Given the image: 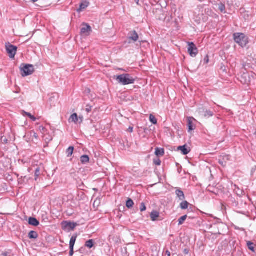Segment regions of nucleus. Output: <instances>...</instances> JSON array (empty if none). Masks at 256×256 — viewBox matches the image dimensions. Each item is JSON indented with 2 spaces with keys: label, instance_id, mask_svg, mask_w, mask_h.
I'll return each instance as SVG.
<instances>
[{
  "label": "nucleus",
  "instance_id": "30",
  "mask_svg": "<svg viewBox=\"0 0 256 256\" xmlns=\"http://www.w3.org/2000/svg\"><path fill=\"white\" fill-rule=\"evenodd\" d=\"M247 246L248 248L252 252H254V244L250 241L247 242Z\"/></svg>",
  "mask_w": 256,
  "mask_h": 256
},
{
  "label": "nucleus",
  "instance_id": "28",
  "mask_svg": "<svg viewBox=\"0 0 256 256\" xmlns=\"http://www.w3.org/2000/svg\"><path fill=\"white\" fill-rule=\"evenodd\" d=\"M40 175V168H37L35 170L34 176L35 180H36L39 176Z\"/></svg>",
  "mask_w": 256,
  "mask_h": 256
},
{
  "label": "nucleus",
  "instance_id": "5",
  "mask_svg": "<svg viewBox=\"0 0 256 256\" xmlns=\"http://www.w3.org/2000/svg\"><path fill=\"white\" fill-rule=\"evenodd\" d=\"M188 52L192 57H195L198 54V50L192 42H188Z\"/></svg>",
  "mask_w": 256,
  "mask_h": 256
},
{
  "label": "nucleus",
  "instance_id": "36",
  "mask_svg": "<svg viewBox=\"0 0 256 256\" xmlns=\"http://www.w3.org/2000/svg\"><path fill=\"white\" fill-rule=\"evenodd\" d=\"M70 256H72L74 254V248H70Z\"/></svg>",
  "mask_w": 256,
  "mask_h": 256
},
{
  "label": "nucleus",
  "instance_id": "21",
  "mask_svg": "<svg viewBox=\"0 0 256 256\" xmlns=\"http://www.w3.org/2000/svg\"><path fill=\"white\" fill-rule=\"evenodd\" d=\"M77 238V235L74 234L70 238V248H74V246Z\"/></svg>",
  "mask_w": 256,
  "mask_h": 256
},
{
  "label": "nucleus",
  "instance_id": "44",
  "mask_svg": "<svg viewBox=\"0 0 256 256\" xmlns=\"http://www.w3.org/2000/svg\"><path fill=\"white\" fill-rule=\"evenodd\" d=\"M32 2H36L38 0H30Z\"/></svg>",
  "mask_w": 256,
  "mask_h": 256
},
{
  "label": "nucleus",
  "instance_id": "23",
  "mask_svg": "<svg viewBox=\"0 0 256 256\" xmlns=\"http://www.w3.org/2000/svg\"><path fill=\"white\" fill-rule=\"evenodd\" d=\"M74 147L72 146H70L66 150L67 157H70L74 153Z\"/></svg>",
  "mask_w": 256,
  "mask_h": 256
},
{
  "label": "nucleus",
  "instance_id": "41",
  "mask_svg": "<svg viewBox=\"0 0 256 256\" xmlns=\"http://www.w3.org/2000/svg\"><path fill=\"white\" fill-rule=\"evenodd\" d=\"M128 130L130 132H133V127L130 126L128 128Z\"/></svg>",
  "mask_w": 256,
  "mask_h": 256
},
{
  "label": "nucleus",
  "instance_id": "34",
  "mask_svg": "<svg viewBox=\"0 0 256 256\" xmlns=\"http://www.w3.org/2000/svg\"><path fill=\"white\" fill-rule=\"evenodd\" d=\"M140 210L141 212H143L146 210V206L144 202H142L140 204Z\"/></svg>",
  "mask_w": 256,
  "mask_h": 256
},
{
  "label": "nucleus",
  "instance_id": "49",
  "mask_svg": "<svg viewBox=\"0 0 256 256\" xmlns=\"http://www.w3.org/2000/svg\"><path fill=\"white\" fill-rule=\"evenodd\" d=\"M87 92H90V90L89 88H88V90H87Z\"/></svg>",
  "mask_w": 256,
  "mask_h": 256
},
{
  "label": "nucleus",
  "instance_id": "43",
  "mask_svg": "<svg viewBox=\"0 0 256 256\" xmlns=\"http://www.w3.org/2000/svg\"><path fill=\"white\" fill-rule=\"evenodd\" d=\"M135 2L137 4H139V1L140 0H134Z\"/></svg>",
  "mask_w": 256,
  "mask_h": 256
},
{
  "label": "nucleus",
  "instance_id": "8",
  "mask_svg": "<svg viewBox=\"0 0 256 256\" xmlns=\"http://www.w3.org/2000/svg\"><path fill=\"white\" fill-rule=\"evenodd\" d=\"M138 35L134 30L130 31L128 33V40H132L134 42H136L138 40Z\"/></svg>",
  "mask_w": 256,
  "mask_h": 256
},
{
  "label": "nucleus",
  "instance_id": "17",
  "mask_svg": "<svg viewBox=\"0 0 256 256\" xmlns=\"http://www.w3.org/2000/svg\"><path fill=\"white\" fill-rule=\"evenodd\" d=\"M164 154V150L162 148H156L155 150V154L156 156H163Z\"/></svg>",
  "mask_w": 256,
  "mask_h": 256
},
{
  "label": "nucleus",
  "instance_id": "11",
  "mask_svg": "<svg viewBox=\"0 0 256 256\" xmlns=\"http://www.w3.org/2000/svg\"><path fill=\"white\" fill-rule=\"evenodd\" d=\"M178 150H180L184 155L188 154L190 151V148L186 144L178 146Z\"/></svg>",
  "mask_w": 256,
  "mask_h": 256
},
{
  "label": "nucleus",
  "instance_id": "26",
  "mask_svg": "<svg viewBox=\"0 0 256 256\" xmlns=\"http://www.w3.org/2000/svg\"><path fill=\"white\" fill-rule=\"evenodd\" d=\"M134 204L133 200L130 199L128 198L126 202V206L128 208H130L133 206Z\"/></svg>",
  "mask_w": 256,
  "mask_h": 256
},
{
  "label": "nucleus",
  "instance_id": "19",
  "mask_svg": "<svg viewBox=\"0 0 256 256\" xmlns=\"http://www.w3.org/2000/svg\"><path fill=\"white\" fill-rule=\"evenodd\" d=\"M68 121L69 122H74L75 124H76L78 122V115L76 113H74L73 114H72L69 120H68Z\"/></svg>",
  "mask_w": 256,
  "mask_h": 256
},
{
  "label": "nucleus",
  "instance_id": "32",
  "mask_svg": "<svg viewBox=\"0 0 256 256\" xmlns=\"http://www.w3.org/2000/svg\"><path fill=\"white\" fill-rule=\"evenodd\" d=\"M52 140V138L51 136H48V137L44 136V140L45 142L48 144Z\"/></svg>",
  "mask_w": 256,
  "mask_h": 256
},
{
  "label": "nucleus",
  "instance_id": "16",
  "mask_svg": "<svg viewBox=\"0 0 256 256\" xmlns=\"http://www.w3.org/2000/svg\"><path fill=\"white\" fill-rule=\"evenodd\" d=\"M160 216L159 212L153 210L150 214V218L152 221H155L156 220V218H158Z\"/></svg>",
  "mask_w": 256,
  "mask_h": 256
},
{
  "label": "nucleus",
  "instance_id": "48",
  "mask_svg": "<svg viewBox=\"0 0 256 256\" xmlns=\"http://www.w3.org/2000/svg\"><path fill=\"white\" fill-rule=\"evenodd\" d=\"M46 130V128L44 127H42V130L44 132V130Z\"/></svg>",
  "mask_w": 256,
  "mask_h": 256
},
{
  "label": "nucleus",
  "instance_id": "12",
  "mask_svg": "<svg viewBox=\"0 0 256 256\" xmlns=\"http://www.w3.org/2000/svg\"><path fill=\"white\" fill-rule=\"evenodd\" d=\"M176 194L180 200H185V196L184 192L178 188H176Z\"/></svg>",
  "mask_w": 256,
  "mask_h": 256
},
{
  "label": "nucleus",
  "instance_id": "35",
  "mask_svg": "<svg viewBox=\"0 0 256 256\" xmlns=\"http://www.w3.org/2000/svg\"><path fill=\"white\" fill-rule=\"evenodd\" d=\"M154 163L157 166H160L161 164V160L160 159L154 160Z\"/></svg>",
  "mask_w": 256,
  "mask_h": 256
},
{
  "label": "nucleus",
  "instance_id": "18",
  "mask_svg": "<svg viewBox=\"0 0 256 256\" xmlns=\"http://www.w3.org/2000/svg\"><path fill=\"white\" fill-rule=\"evenodd\" d=\"M80 160L82 164H86L90 161L89 156L88 155H82L80 158Z\"/></svg>",
  "mask_w": 256,
  "mask_h": 256
},
{
  "label": "nucleus",
  "instance_id": "4",
  "mask_svg": "<svg viewBox=\"0 0 256 256\" xmlns=\"http://www.w3.org/2000/svg\"><path fill=\"white\" fill-rule=\"evenodd\" d=\"M6 47L10 58H14L16 53L17 46L8 44H6Z\"/></svg>",
  "mask_w": 256,
  "mask_h": 256
},
{
  "label": "nucleus",
  "instance_id": "51",
  "mask_svg": "<svg viewBox=\"0 0 256 256\" xmlns=\"http://www.w3.org/2000/svg\"><path fill=\"white\" fill-rule=\"evenodd\" d=\"M231 2H232V0H231Z\"/></svg>",
  "mask_w": 256,
  "mask_h": 256
},
{
  "label": "nucleus",
  "instance_id": "29",
  "mask_svg": "<svg viewBox=\"0 0 256 256\" xmlns=\"http://www.w3.org/2000/svg\"><path fill=\"white\" fill-rule=\"evenodd\" d=\"M150 122L154 124H157V120L156 119L155 116L152 114H150Z\"/></svg>",
  "mask_w": 256,
  "mask_h": 256
},
{
  "label": "nucleus",
  "instance_id": "45",
  "mask_svg": "<svg viewBox=\"0 0 256 256\" xmlns=\"http://www.w3.org/2000/svg\"><path fill=\"white\" fill-rule=\"evenodd\" d=\"M220 163L222 166H224L223 162H221L220 160Z\"/></svg>",
  "mask_w": 256,
  "mask_h": 256
},
{
  "label": "nucleus",
  "instance_id": "15",
  "mask_svg": "<svg viewBox=\"0 0 256 256\" xmlns=\"http://www.w3.org/2000/svg\"><path fill=\"white\" fill-rule=\"evenodd\" d=\"M89 2L85 1L82 2L80 5V8L78 9L77 11L78 12L82 11L84 9H86L89 6Z\"/></svg>",
  "mask_w": 256,
  "mask_h": 256
},
{
  "label": "nucleus",
  "instance_id": "22",
  "mask_svg": "<svg viewBox=\"0 0 256 256\" xmlns=\"http://www.w3.org/2000/svg\"><path fill=\"white\" fill-rule=\"evenodd\" d=\"M182 202L180 204V207L182 210H186L188 208L189 203L186 200H182Z\"/></svg>",
  "mask_w": 256,
  "mask_h": 256
},
{
  "label": "nucleus",
  "instance_id": "7",
  "mask_svg": "<svg viewBox=\"0 0 256 256\" xmlns=\"http://www.w3.org/2000/svg\"><path fill=\"white\" fill-rule=\"evenodd\" d=\"M194 121H196V120L193 118L190 117L188 118V132L194 130L196 128V126L194 124Z\"/></svg>",
  "mask_w": 256,
  "mask_h": 256
},
{
  "label": "nucleus",
  "instance_id": "14",
  "mask_svg": "<svg viewBox=\"0 0 256 256\" xmlns=\"http://www.w3.org/2000/svg\"><path fill=\"white\" fill-rule=\"evenodd\" d=\"M28 224L31 226H36L40 224V222L36 218L30 217L28 218Z\"/></svg>",
  "mask_w": 256,
  "mask_h": 256
},
{
  "label": "nucleus",
  "instance_id": "50",
  "mask_svg": "<svg viewBox=\"0 0 256 256\" xmlns=\"http://www.w3.org/2000/svg\"><path fill=\"white\" fill-rule=\"evenodd\" d=\"M172 256H178L176 254H173Z\"/></svg>",
  "mask_w": 256,
  "mask_h": 256
},
{
  "label": "nucleus",
  "instance_id": "9",
  "mask_svg": "<svg viewBox=\"0 0 256 256\" xmlns=\"http://www.w3.org/2000/svg\"><path fill=\"white\" fill-rule=\"evenodd\" d=\"M200 112L204 118H208L214 116V112L209 110L202 108L200 110Z\"/></svg>",
  "mask_w": 256,
  "mask_h": 256
},
{
  "label": "nucleus",
  "instance_id": "1",
  "mask_svg": "<svg viewBox=\"0 0 256 256\" xmlns=\"http://www.w3.org/2000/svg\"><path fill=\"white\" fill-rule=\"evenodd\" d=\"M116 79L120 84L124 86L134 84L136 80L134 78L128 74L117 76Z\"/></svg>",
  "mask_w": 256,
  "mask_h": 256
},
{
  "label": "nucleus",
  "instance_id": "6",
  "mask_svg": "<svg viewBox=\"0 0 256 256\" xmlns=\"http://www.w3.org/2000/svg\"><path fill=\"white\" fill-rule=\"evenodd\" d=\"M62 225L64 230L70 231L74 230L78 224L76 222L65 221L62 223Z\"/></svg>",
  "mask_w": 256,
  "mask_h": 256
},
{
  "label": "nucleus",
  "instance_id": "42",
  "mask_svg": "<svg viewBox=\"0 0 256 256\" xmlns=\"http://www.w3.org/2000/svg\"><path fill=\"white\" fill-rule=\"evenodd\" d=\"M166 254L168 255V256H170V252L168 250H166Z\"/></svg>",
  "mask_w": 256,
  "mask_h": 256
},
{
  "label": "nucleus",
  "instance_id": "38",
  "mask_svg": "<svg viewBox=\"0 0 256 256\" xmlns=\"http://www.w3.org/2000/svg\"><path fill=\"white\" fill-rule=\"evenodd\" d=\"M92 110V106H86V111L88 112H90V111Z\"/></svg>",
  "mask_w": 256,
  "mask_h": 256
},
{
  "label": "nucleus",
  "instance_id": "46",
  "mask_svg": "<svg viewBox=\"0 0 256 256\" xmlns=\"http://www.w3.org/2000/svg\"><path fill=\"white\" fill-rule=\"evenodd\" d=\"M96 202V200H95L94 203V206L95 204H97V203Z\"/></svg>",
  "mask_w": 256,
  "mask_h": 256
},
{
  "label": "nucleus",
  "instance_id": "27",
  "mask_svg": "<svg viewBox=\"0 0 256 256\" xmlns=\"http://www.w3.org/2000/svg\"><path fill=\"white\" fill-rule=\"evenodd\" d=\"M186 218H187V215H184V216H182V217H180L178 220V224L179 226L182 225L184 224V222L186 219Z\"/></svg>",
  "mask_w": 256,
  "mask_h": 256
},
{
  "label": "nucleus",
  "instance_id": "13",
  "mask_svg": "<svg viewBox=\"0 0 256 256\" xmlns=\"http://www.w3.org/2000/svg\"><path fill=\"white\" fill-rule=\"evenodd\" d=\"M91 27L88 24H84V26L80 30V32L82 34H88L89 32L91 31Z\"/></svg>",
  "mask_w": 256,
  "mask_h": 256
},
{
  "label": "nucleus",
  "instance_id": "33",
  "mask_svg": "<svg viewBox=\"0 0 256 256\" xmlns=\"http://www.w3.org/2000/svg\"><path fill=\"white\" fill-rule=\"evenodd\" d=\"M1 142L3 144H6L8 142V140L6 136H1Z\"/></svg>",
  "mask_w": 256,
  "mask_h": 256
},
{
  "label": "nucleus",
  "instance_id": "47",
  "mask_svg": "<svg viewBox=\"0 0 256 256\" xmlns=\"http://www.w3.org/2000/svg\"><path fill=\"white\" fill-rule=\"evenodd\" d=\"M96 202V200H95L94 203V206L95 204H97V203Z\"/></svg>",
  "mask_w": 256,
  "mask_h": 256
},
{
  "label": "nucleus",
  "instance_id": "40",
  "mask_svg": "<svg viewBox=\"0 0 256 256\" xmlns=\"http://www.w3.org/2000/svg\"><path fill=\"white\" fill-rule=\"evenodd\" d=\"M183 252L185 254H188L189 253V250L188 248H184L183 250Z\"/></svg>",
  "mask_w": 256,
  "mask_h": 256
},
{
  "label": "nucleus",
  "instance_id": "20",
  "mask_svg": "<svg viewBox=\"0 0 256 256\" xmlns=\"http://www.w3.org/2000/svg\"><path fill=\"white\" fill-rule=\"evenodd\" d=\"M38 234L36 232L31 230L28 234V237L30 239H36L38 238Z\"/></svg>",
  "mask_w": 256,
  "mask_h": 256
},
{
  "label": "nucleus",
  "instance_id": "2",
  "mask_svg": "<svg viewBox=\"0 0 256 256\" xmlns=\"http://www.w3.org/2000/svg\"><path fill=\"white\" fill-rule=\"evenodd\" d=\"M234 42L239 46L244 48L248 44V38L242 33H235L234 34Z\"/></svg>",
  "mask_w": 256,
  "mask_h": 256
},
{
  "label": "nucleus",
  "instance_id": "31",
  "mask_svg": "<svg viewBox=\"0 0 256 256\" xmlns=\"http://www.w3.org/2000/svg\"><path fill=\"white\" fill-rule=\"evenodd\" d=\"M24 114L26 116H28L32 120L33 122L36 121V118L34 117V116L32 115L31 114L27 112H24Z\"/></svg>",
  "mask_w": 256,
  "mask_h": 256
},
{
  "label": "nucleus",
  "instance_id": "10",
  "mask_svg": "<svg viewBox=\"0 0 256 256\" xmlns=\"http://www.w3.org/2000/svg\"><path fill=\"white\" fill-rule=\"evenodd\" d=\"M240 81L244 84H248L250 82L248 74L244 73L240 76Z\"/></svg>",
  "mask_w": 256,
  "mask_h": 256
},
{
  "label": "nucleus",
  "instance_id": "39",
  "mask_svg": "<svg viewBox=\"0 0 256 256\" xmlns=\"http://www.w3.org/2000/svg\"><path fill=\"white\" fill-rule=\"evenodd\" d=\"M10 254V252H3L2 254V256H9Z\"/></svg>",
  "mask_w": 256,
  "mask_h": 256
},
{
  "label": "nucleus",
  "instance_id": "24",
  "mask_svg": "<svg viewBox=\"0 0 256 256\" xmlns=\"http://www.w3.org/2000/svg\"><path fill=\"white\" fill-rule=\"evenodd\" d=\"M218 10L222 13L225 14L226 12V6L225 4L222 2H220L218 4Z\"/></svg>",
  "mask_w": 256,
  "mask_h": 256
},
{
  "label": "nucleus",
  "instance_id": "37",
  "mask_svg": "<svg viewBox=\"0 0 256 256\" xmlns=\"http://www.w3.org/2000/svg\"><path fill=\"white\" fill-rule=\"evenodd\" d=\"M204 62L206 64H208L209 62V58H208V55H206L204 58Z\"/></svg>",
  "mask_w": 256,
  "mask_h": 256
},
{
  "label": "nucleus",
  "instance_id": "25",
  "mask_svg": "<svg viewBox=\"0 0 256 256\" xmlns=\"http://www.w3.org/2000/svg\"><path fill=\"white\" fill-rule=\"evenodd\" d=\"M94 246V240H90L86 242L85 246L89 248H91Z\"/></svg>",
  "mask_w": 256,
  "mask_h": 256
},
{
  "label": "nucleus",
  "instance_id": "3",
  "mask_svg": "<svg viewBox=\"0 0 256 256\" xmlns=\"http://www.w3.org/2000/svg\"><path fill=\"white\" fill-rule=\"evenodd\" d=\"M20 70L21 74L24 77L32 74L34 71L33 65L30 64H22L20 67Z\"/></svg>",
  "mask_w": 256,
  "mask_h": 256
}]
</instances>
